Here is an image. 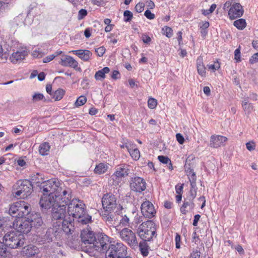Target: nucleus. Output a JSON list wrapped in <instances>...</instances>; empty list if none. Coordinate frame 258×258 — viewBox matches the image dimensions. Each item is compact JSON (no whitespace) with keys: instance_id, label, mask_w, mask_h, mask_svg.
Segmentation results:
<instances>
[{"instance_id":"7c9ffc66","label":"nucleus","mask_w":258,"mask_h":258,"mask_svg":"<svg viewBox=\"0 0 258 258\" xmlns=\"http://www.w3.org/2000/svg\"><path fill=\"white\" fill-rule=\"evenodd\" d=\"M131 157L135 160H138L140 157V152L136 147L128 152Z\"/></svg>"},{"instance_id":"1a4fd4ad","label":"nucleus","mask_w":258,"mask_h":258,"mask_svg":"<svg viewBox=\"0 0 258 258\" xmlns=\"http://www.w3.org/2000/svg\"><path fill=\"white\" fill-rule=\"evenodd\" d=\"M31 208L27 203L24 201H19L16 202L11 205L9 213L12 217H18L19 219L26 215L27 217L30 213Z\"/></svg>"},{"instance_id":"a878e982","label":"nucleus","mask_w":258,"mask_h":258,"mask_svg":"<svg viewBox=\"0 0 258 258\" xmlns=\"http://www.w3.org/2000/svg\"><path fill=\"white\" fill-rule=\"evenodd\" d=\"M50 148V146L48 143H43L39 147V153L42 156L47 155L48 154Z\"/></svg>"},{"instance_id":"a211bd4d","label":"nucleus","mask_w":258,"mask_h":258,"mask_svg":"<svg viewBox=\"0 0 258 258\" xmlns=\"http://www.w3.org/2000/svg\"><path fill=\"white\" fill-rule=\"evenodd\" d=\"M59 63L63 67H71L77 71H81V69L78 67L79 63L77 61L69 55H62L60 57Z\"/></svg>"},{"instance_id":"6e6552de","label":"nucleus","mask_w":258,"mask_h":258,"mask_svg":"<svg viewBox=\"0 0 258 258\" xmlns=\"http://www.w3.org/2000/svg\"><path fill=\"white\" fill-rule=\"evenodd\" d=\"M127 247L121 242L111 244L105 253V258H132L126 256Z\"/></svg>"},{"instance_id":"2eb2a0df","label":"nucleus","mask_w":258,"mask_h":258,"mask_svg":"<svg viewBox=\"0 0 258 258\" xmlns=\"http://www.w3.org/2000/svg\"><path fill=\"white\" fill-rule=\"evenodd\" d=\"M120 238L127 242L130 246H135L138 244L136 235L131 230L124 228L120 231Z\"/></svg>"},{"instance_id":"338daca9","label":"nucleus","mask_w":258,"mask_h":258,"mask_svg":"<svg viewBox=\"0 0 258 258\" xmlns=\"http://www.w3.org/2000/svg\"><path fill=\"white\" fill-rule=\"evenodd\" d=\"M235 59L237 60H240V52L238 49H236L234 51Z\"/></svg>"},{"instance_id":"423d86ee","label":"nucleus","mask_w":258,"mask_h":258,"mask_svg":"<svg viewBox=\"0 0 258 258\" xmlns=\"http://www.w3.org/2000/svg\"><path fill=\"white\" fill-rule=\"evenodd\" d=\"M33 190L31 182L28 180H18L13 186V194L17 198L25 199Z\"/></svg>"},{"instance_id":"680f3d73","label":"nucleus","mask_w":258,"mask_h":258,"mask_svg":"<svg viewBox=\"0 0 258 258\" xmlns=\"http://www.w3.org/2000/svg\"><path fill=\"white\" fill-rule=\"evenodd\" d=\"M115 34L113 33H110L107 36V38L110 39V42L113 44H116L117 42V39L113 38Z\"/></svg>"},{"instance_id":"aec40b11","label":"nucleus","mask_w":258,"mask_h":258,"mask_svg":"<svg viewBox=\"0 0 258 258\" xmlns=\"http://www.w3.org/2000/svg\"><path fill=\"white\" fill-rule=\"evenodd\" d=\"M227 138L226 137L214 135L211 137L210 146L211 147L217 148L223 146L227 141Z\"/></svg>"},{"instance_id":"8fccbe9b","label":"nucleus","mask_w":258,"mask_h":258,"mask_svg":"<svg viewBox=\"0 0 258 258\" xmlns=\"http://www.w3.org/2000/svg\"><path fill=\"white\" fill-rule=\"evenodd\" d=\"M158 159L160 162L165 164H168V163H169L170 161V159L168 157L164 156H159L158 157Z\"/></svg>"},{"instance_id":"c9c22d12","label":"nucleus","mask_w":258,"mask_h":258,"mask_svg":"<svg viewBox=\"0 0 258 258\" xmlns=\"http://www.w3.org/2000/svg\"><path fill=\"white\" fill-rule=\"evenodd\" d=\"M163 34L166 35L168 38L171 37L173 35L172 29L168 26H165L162 28Z\"/></svg>"},{"instance_id":"6e6d98bb","label":"nucleus","mask_w":258,"mask_h":258,"mask_svg":"<svg viewBox=\"0 0 258 258\" xmlns=\"http://www.w3.org/2000/svg\"><path fill=\"white\" fill-rule=\"evenodd\" d=\"M55 57V55H53V54L48 55L43 59V63H47L52 60Z\"/></svg>"},{"instance_id":"20e7f679","label":"nucleus","mask_w":258,"mask_h":258,"mask_svg":"<svg viewBox=\"0 0 258 258\" xmlns=\"http://www.w3.org/2000/svg\"><path fill=\"white\" fill-rule=\"evenodd\" d=\"M42 223V220L39 214L31 212L27 217L22 219H16L13 222V227L21 233H28L32 227H37Z\"/></svg>"},{"instance_id":"2f4dec72","label":"nucleus","mask_w":258,"mask_h":258,"mask_svg":"<svg viewBox=\"0 0 258 258\" xmlns=\"http://www.w3.org/2000/svg\"><path fill=\"white\" fill-rule=\"evenodd\" d=\"M139 246L143 255L144 256H147L148 255L149 251L146 243L145 242H140Z\"/></svg>"},{"instance_id":"bf43d9fd","label":"nucleus","mask_w":258,"mask_h":258,"mask_svg":"<svg viewBox=\"0 0 258 258\" xmlns=\"http://www.w3.org/2000/svg\"><path fill=\"white\" fill-rule=\"evenodd\" d=\"M143 221V217L142 216L137 214L134 218V222L136 224H138Z\"/></svg>"},{"instance_id":"a18cd8bd","label":"nucleus","mask_w":258,"mask_h":258,"mask_svg":"<svg viewBox=\"0 0 258 258\" xmlns=\"http://www.w3.org/2000/svg\"><path fill=\"white\" fill-rule=\"evenodd\" d=\"M184 207H186L187 209L192 210L194 209L195 205L194 203L192 201H185L183 204Z\"/></svg>"},{"instance_id":"37998d69","label":"nucleus","mask_w":258,"mask_h":258,"mask_svg":"<svg viewBox=\"0 0 258 258\" xmlns=\"http://www.w3.org/2000/svg\"><path fill=\"white\" fill-rule=\"evenodd\" d=\"M125 148H126L127 151L129 152L131 150L133 149V148L136 147V145L133 143L132 142L126 140L125 141Z\"/></svg>"},{"instance_id":"09e8293b","label":"nucleus","mask_w":258,"mask_h":258,"mask_svg":"<svg viewBox=\"0 0 258 258\" xmlns=\"http://www.w3.org/2000/svg\"><path fill=\"white\" fill-rule=\"evenodd\" d=\"M145 5L143 3H139L135 6V10L138 13H141L143 10Z\"/></svg>"},{"instance_id":"9b49d317","label":"nucleus","mask_w":258,"mask_h":258,"mask_svg":"<svg viewBox=\"0 0 258 258\" xmlns=\"http://www.w3.org/2000/svg\"><path fill=\"white\" fill-rule=\"evenodd\" d=\"M114 214L116 217V219H114V222L117 223L115 226L117 230H119V227L130 226V220L128 213L122 206L118 205ZM114 224H115V222H114Z\"/></svg>"},{"instance_id":"ea45409f","label":"nucleus","mask_w":258,"mask_h":258,"mask_svg":"<svg viewBox=\"0 0 258 258\" xmlns=\"http://www.w3.org/2000/svg\"><path fill=\"white\" fill-rule=\"evenodd\" d=\"M197 71L199 75H200L202 77H205L206 76V68L205 66L197 67Z\"/></svg>"},{"instance_id":"5fc2aeb1","label":"nucleus","mask_w":258,"mask_h":258,"mask_svg":"<svg viewBox=\"0 0 258 258\" xmlns=\"http://www.w3.org/2000/svg\"><path fill=\"white\" fill-rule=\"evenodd\" d=\"M144 15L147 18L150 20H153L155 18V15L149 10L145 12Z\"/></svg>"},{"instance_id":"f3484780","label":"nucleus","mask_w":258,"mask_h":258,"mask_svg":"<svg viewBox=\"0 0 258 258\" xmlns=\"http://www.w3.org/2000/svg\"><path fill=\"white\" fill-rule=\"evenodd\" d=\"M141 211L144 217L149 218H152L156 214L153 205L148 200H146L141 204Z\"/></svg>"},{"instance_id":"0e129e2a","label":"nucleus","mask_w":258,"mask_h":258,"mask_svg":"<svg viewBox=\"0 0 258 258\" xmlns=\"http://www.w3.org/2000/svg\"><path fill=\"white\" fill-rule=\"evenodd\" d=\"M183 189V184H178L175 186L176 192L177 194H181Z\"/></svg>"},{"instance_id":"393cba45","label":"nucleus","mask_w":258,"mask_h":258,"mask_svg":"<svg viewBox=\"0 0 258 258\" xmlns=\"http://www.w3.org/2000/svg\"><path fill=\"white\" fill-rule=\"evenodd\" d=\"M110 71L108 67H104L102 69L97 71L95 74V78L97 80H100L105 78V74H108Z\"/></svg>"},{"instance_id":"c03bdc74","label":"nucleus","mask_w":258,"mask_h":258,"mask_svg":"<svg viewBox=\"0 0 258 258\" xmlns=\"http://www.w3.org/2000/svg\"><path fill=\"white\" fill-rule=\"evenodd\" d=\"M108 237L107 236H104L99 240L100 246H101L102 249L106 248L107 243L105 242L108 241Z\"/></svg>"},{"instance_id":"e2e57ef3","label":"nucleus","mask_w":258,"mask_h":258,"mask_svg":"<svg viewBox=\"0 0 258 258\" xmlns=\"http://www.w3.org/2000/svg\"><path fill=\"white\" fill-rule=\"evenodd\" d=\"M204 66L203 58L201 56H200L197 59V67Z\"/></svg>"},{"instance_id":"0eeeda50","label":"nucleus","mask_w":258,"mask_h":258,"mask_svg":"<svg viewBox=\"0 0 258 258\" xmlns=\"http://www.w3.org/2000/svg\"><path fill=\"white\" fill-rule=\"evenodd\" d=\"M156 230V225L152 221L143 222L138 229V234L140 237L144 240H151L155 234Z\"/></svg>"},{"instance_id":"4be33fe9","label":"nucleus","mask_w":258,"mask_h":258,"mask_svg":"<svg viewBox=\"0 0 258 258\" xmlns=\"http://www.w3.org/2000/svg\"><path fill=\"white\" fill-rule=\"evenodd\" d=\"M38 252V249L37 247L31 245L25 246L22 251V253L24 255H26L28 257L35 255V254L37 253Z\"/></svg>"},{"instance_id":"f257e3e1","label":"nucleus","mask_w":258,"mask_h":258,"mask_svg":"<svg viewBox=\"0 0 258 258\" xmlns=\"http://www.w3.org/2000/svg\"><path fill=\"white\" fill-rule=\"evenodd\" d=\"M43 195L39 204L45 209L52 207L59 200L68 203L72 198L71 190L56 179H51L42 183L41 187Z\"/></svg>"},{"instance_id":"4c0bfd02","label":"nucleus","mask_w":258,"mask_h":258,"mask_svg":"<svg viewBox=\"0 0 258 258\" xmlns=\"http://www.w3.org/2000/svg\"><path fill=\"white\" fill-rule=\"evenodd\" d=\"M10 9V4L4 2H0V13H3Z\"/></svg>"},{"instance_id":"c756f323","label":"nucleus","mask_w":258,"mask_h":258,"mask_svg":"<svg viewBox=\"0 0 258 258\" xmlns=\"http://www.w3.org/2000/svg\"><path fill=\"white\" fill-rule=\"evenodd\" d=\"M64 95V91L61 89L56 90L53 94V98L55 101L60 100Z\"/></svg>"},{"instance_id":"72a5a7b5","label":"nucleus","mask_w":258,"mask_h":258,"mask_svg":"<svg viewBox=\"0 0 258 258\" xmlns=\"http://www.w3.org/2000/svg\"><path fill=\"white\" fill-rule=\"evenodd\" d=\"M87 101L86 98L84 96H80L75 103L76 107H79L84 105Z\"/></svg>"},{"instance_id":"774afa93","label":"nucleus","mask_w":258,"mask_h":258,"mask_svg":"<svg viewBox=\"0 0 258 258\" xmlns=\"http://www.w3.org/2000/svg\"><path fill=\"white\" fill-rule=\"evenodd\" d=\"M84 35L86 38H89L91 35V29L86 28L84 31Z\"/></svg>"},{"instance_id":"ddd939ff","label":"nucleus","mask_w":258,"mask_h":258,"mask_svg":"<svg viewBox=\"0 0 258 258\" xmlns=\"http://www.w3.org/2000/svg\"><path fill=\"white\" fill-rule=\"evenodd\" d=\"M102 204L103 209L106 212H111L117 210L118 205L116 203V198L112 194H106L102 198Z\"/></svg>"},{"instance_id":"473e14b6","label":"nucleus","mask_w":258,"mask_h":258,"mask_svg":"<svg viewBox=\"0 0 258 258\" xmlns=\"http://www.w3.org/2000/svg\"><path fill=\"white\" fill-rule=\"evenodd\" d=\"M116 216L115 215L113 216L112 214H104L102 215L103 219L106 221L108 222L109 224H112V222H114V219Z\"/></svg>"},{"instance_id":"f8f14e48","label":"nucleus","mask_w":258,"mask_h":258,"mask_svg":"<svg viewBox=\"0 0 258 258\" xmlns=\"http://www.w3.org/2000/svg\"><path fill=\"white\" fill-rule=\"evenodd\" d=\"M229 9L228 16L231 20L241 17L244 12L242 7L239 3L227 2L224 5V9Z\"/></svg>"},{"instance_id":"f03ea898","label":"nucleus","mask_w":258,"mask_h":258,"mask_svg":"<svg viewBox=\"0 0 258 258\" xmlns=\"http://www.w3.org/2000/svg\"><path fill=\"white\" fill-rule=\"evenodd\" d=\"M68 206V216L72 218V221L74 218L78 220V222L86 224L91 221V216L89 215L86 211L84 203L77 199L69 200L67 204Z\"/></svg>"},{"instance_id":"4468645a","label":"nucleus","mask_w":258,"mask_h":258,"mask_svg":"<svg viewBox=\"0 0 258 258\" xmlns=\"http://www.w3.org/2000/svg\"><path fill=\"white\" fill-rule=\"evenodd\" d=\"M129 169L126 165L118 166L115 172L111 175L110 181L113 180L112 184L117 185L121 181V179L128 175Z\"/></svg>"},{"instance_id":"4d7b16f0","label":"nucleus","mask_w":258,"mask_h":258,"mask_svg":"<svg viewBox=\"0 0 258 258\" xmlns=\"http://www.w3.org/2000/svg\"><path fill=\"white\" fill-rule=\"evenodd\" d=\"M246 146L247 150L250 151L253 150L255 149V145L254 142H249L246 144Z\"/></svg>"},{"instance_id":"603ef678","label":"nucleus","mask_w":258,"mask_h":258,"mask_svg":"<svg viewBox=\"0 0 258 258\" xmlns=\"http://www.w3.org/2000/svg\"><path fill=\"white\" fill-rule=\"evenodd\" d=\"M87 15V12L85 9H81L78 13V19L82 20Z\"/></svg>"},{"instance_id":"39448f33","label":"nucleus","mask_w":258,"mask_h":258,"mask_svg":"<svg viewBox=\"0 0 258 258\" xmlns=\"http://www.w3.org/2000/svg\"><path fill=\"white\" fill-rule=\"evenodd\" d=\"M81 239L82 243L86 245L83 250L90 255H95L99 249V245H97L94 233L90 229L83 230L81 233Z\"/></svg>"},{"instance_id":"7ed1b4c3","label":"nucleus","mask_w":258,"mask_h":258,"mask_svg":"<svg viewBox=\"0 0 258 258\" xmlns=\"http://www.w3.org/2000/svg\"><path fill=\"white\" fill-rule=\"evenodd\" d=\"M66 205L59 200L54 204L52 209V216L54 220H58V227L66 233H69L72 228V218L68 216V212H66Z\"/></svg>"},{"instance_id":"6ab92c4d","label":"nucleus","mask_w":258,"mask_h":258,"mask_svg":"<svg viewBox=\"0 0 258 258\" xmlns=\"http://www.w3.org/2000/svg\"><path fill=\"white\" fill-rule=\"evenodd\" d=\"M130 186L131 189L137 192H141L146 189V182L143 178L136 177L131 181Z\"/></svg>"},{"instance_id":"c85d7f7f","label":"nucleus","mask_w":258,"mask_h":258,"mask_svg":"<svg viewBox=\"0 0 258 258\" xmlns=\"http://www.w3.org/2000/svg\"><path fill=\"white\" fill-rule=\"evenodd\" d=\"M233 25L237 29L239 30H243L246 27V22L243 19H240L235 21L233 23Z\"/></svg>"},{"instance_id":"3c124183","label":"nucleus","mask_w":258,"mask_h":258,"mask_svg":"<svg viewBox=\"0 0 258 258\" xmlns=\"http://www.w3.org/2000/svg\"><path fill=\"white\" fill-rule=\"evenodd\" d=\"M141 38L143 42L146 44H149L151 41L150 37L145 34H142Z\"/></svg>"},{"instance_id":"bb28decb","label":"nucleus","mask_w":258,"mask_h":258,"mask_svg":"<svg viewBox=\"0 0 258 258\" xmlns=\"http://www.w3.org/2000/svg\"><path fill=\"white\" fill-rule=\"evenodd\" d=\"M242 107L246 114H249L253 110L252 105L248 103L247 99L242 101Z\"/></svg>"},{"instance_id":"a19ab883","label":"nucleus","mask_w":258,"mask_h":258,"mask_svg":"<svg viewBox=\"0 0 258 258\" xmlns=\"http://www.w3.org/2000/svg\"><path fill=\"white\" fill-rule=\"evenodd\" d=\"M44 98L42 94L39 93H35L32 96V100L34 102L42 100Z\"/></svg>"},{"instance_id":"052dcab7","label":"nucleus","mask_w":258,"mask_h":258,"mask_svg":"<svg viewBox=\"0 0 258 258\" xmlns=\"http://www.w3.org/2000/svg\"><path fill=\"white\" fill-rule=\"evenodd\" d=\"M180 240H181L180 236L179 234H177L175 236V238L176 247L177 248H179L180 247Z\"/></svg>"},{"instance_id":"79ce46f5","label":"nucleus","mask_w":258,"mask_h":258,"mask_svg":"<svg viewBox=\"0 0 258 258\" xmlns=\"http://www.w3.org/2000/svg\"><path fill=\"white\" fill-rule=\"evenodd\" d=\"M44 53L42 52L39 49H35L32 52V55L34 57H41L44 55Z\"/></svg>"},{"instance_id":"49530a36","label":"nucleus","mask_w":258,"mask_h":258,"mask_svg":"<svg viewBox=\"0 0 258 258\" xmlns=\"http://www.w3.org/2000/svg\"><path fill=\"white\" fill-rule=\"evenodd\" d=\"M106 49L104 46H101L95 49L97 54L99 56H102L105 52Z\"/></svg>"},{"instance_id":"dca6fc26","label":"nucleus","mask_w":258,"mask_h":258,"mask_svg":"<svg viewBox=\"0 0 258 258\" xmlns=\"http://www.w3.org/2000/svg\"><path fill=\"white\" fill-rule=\"evenodd\" d=\"M28 53L29 52L27 49L24 48H20L11 54L9 60L14 64L20 63L28 55Z\"/></svg>"},{"instance_id":"13d9d810","label":"nucleus","mask_w":258,"mask_h":258,"mask_svg":"<svg viewBox=\"0 0 258 258\" xmlns=\"http://www.w3.org/2000/svg\"><path fill=\"white\" fill-rule=\"evenodd\" d=\"M176 138L180 144H183L184 142V139L181 134L178 133L176 135Z\"/></svg>"},{"instance_id":"de8ad7c7","label":"nucleus","mask_w":258,"mask_h":258,"mask_svg":"<svg viewBox=\"0 0 258 258\" xmlns=\"http://www.w3.org/2000/svg\"><path fill=\"white\" fill-rule=\"evenodd\" d=\"M201 252L198 249H194L191 252L189 258H200Z\"/></svg>"},{"instance_id":"58836bf2","label":"nucleus","mask_w":258,"mask_h":258,"mask_svg":"<svg viewBox=\"0 0 258 258\" xmlns=\"http://www.w3.org/2000/svg\"><path fill=\"white\" fill-rule=\"evenodd\" d=\"M157 105V101L153 98H150L148 101V105L150 109H154Z\"/></svg>"},{"instance_id":"e433bc0d","label":"nucleus","mask_w":258,"mask_h":258,"mask_svg":"<svg viewBox=\"0 0 258 258\" xmlns=\"http://www.w3.org/2000/svg\"><path fill=\"white\" fill-rule=\"evenodd\" d=\"M133 18V13L128 11L126 10L123 13L124 21L126 22H130Z\"/></svg>"},{"instance_id":"5701e85b","label":"nucleus","mask_w":258,"mask_h":258,"mask_svg":"<svg viewBox=\"0 0 258 258\" xmlns=\"http://www.w3.org/2000/svg\"><path fill=\"white\" fill-rule=\"evenodd\" d=\"M6 243L0 241V258H11V254Z\"/></svg>"},{"instance_id":"412c9836","label":"nucleus","mask_w":258,"mask_h":258,"mask_svg":"<svg viewBox=\"0 0 258 258\" xmlns=\"http://www.w3.org/2000/svg\"><path fill=\"white\" fill-rule=\"evenodd\" d=\"M70 53L72 52L74 54L77 55L79 58L85 61H89L92 55V52L89 50L86 49H79V50H72L69 52Z\"/></svg>"},{"instance_id":"cd10ccee","label":"nucleus","mask_w":258,"mask_h":258,"mask_svg":"<svg viewBox=\"0 0 258 258\" xmlns=\"http://www.w3.org/2000/svg\"><path fill=\"white\" fill-rule=\"evenodd\" d=\"M10 227H11V223H9V222L7 221L4 218H0V234L5 232Z\"/></svg>"},{"instance_id":"864d4df0","label":"nucleus","mask_w":258,"mask_h":258,"mask_svg":"<svg viewBox=\"0 0 258 258\" xmlns=\"http://www.w3.org/2000/svg\"><path fill=\"white\" fill-rule=\"evenodd\" d=\"M258 62V52L253 54L249 59V63L253 64Z\"/></svg>"},{"instance_id":"f704fd0d","label":"nucleus","mask_w":258,"mask_h":258,"mask_svg":"<svg viewBox=\"0 0 258 258\" xmlns=\"http://www.w3.org/2000/svg\"><path fill=\"white\" fill-rule=\"evenodd\" d=\"M207 67L209 70L214 72L220 68V65L218 61H215L213 63L208 64Z\"/></svg>"},{"instance_id":"9d476101","label":"nucleus","mask_w":258,"mask_h":258,"mask_svg":"<svg viewBox=\"0 0 258 258\" xmlns=\"http://www.w3.org/2000/svg\"><path fill=\"white\" fill-rule=\"evenodd\" d=\"M4 241L7 246L11 248H17L24 244L23 235L15 231L8 232L4 236Z\"/></svg>"},{"instance_id":"69168bd1","label":"nucleus","mask_w":258,"mask_h":258,"mask_svg":"<svg viewBox=\"0 0 258 258\" xmlns=\"http://www.w3.org/2000/svg\"><path fill=\"white\" fill-rule=\"evenodd\" d=\"M146 4L147 7L150 9H153L155 8V4L151 0H147Z\"/></svg>"},{"instance_id":"b1692460","label":"nucleus","mask_w":258,"mask_h":258,"mask_svg":"<svg viewBox=\"0 0 258 258\" xmlns=\"http://www.w3.org/2000/svg\"><path fill=\"white\" fill-rule=\"evenodd\" d=\"M109 168L108 164L105 163H100L96 165L94 169V172L96 174H101L104 173Z\"/></svg>"}]
</instances>
